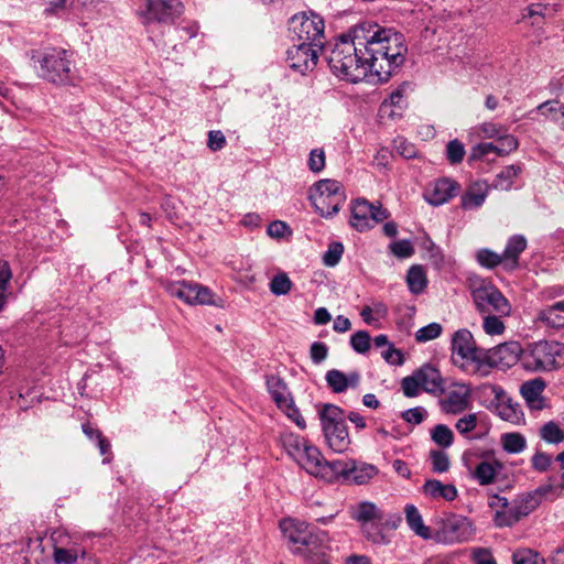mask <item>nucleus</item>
<instances>
[{"label": "nucleus", "mask_w": 564, "mask_h": 564, "mask_svg": "<svg viewBox=\"0 0 564 564\" xmlns=\"http://www.w3.org/2000/svg\"><path fill=\"white\" fill-rule=\"evenodd\" d=\"M408 46L402 33L362 23L341 35L325 58L334 75L350 83L368 76L388 82L403 65Z\"/></svg>", "instance_id": "1"}, {"label": "nucleus", "mask_w": 564, "mask_h": 564, "mask_svg": "<svg viewBox=\"0 0 564 564\" xmlns=\"http://www.w3.org/2000/svg\"><path fill=\"white\" fill-rule=\"evenodd\" d=\"M32 61L37 74L43 79L53 84L65 85L73 78V59L64 48H47L35 51L32 54Z\"/></svg>", "instance_id": "2"}, {"label": "nucleus", "mask_w": 564, "mask_h": 564, "mask_svg": "<svg viewBox=\"0 0 564 564\" xmlns=\"http://www.w3.org/2000/svg\"><path fill=\"white\" fill-rule=\"evenodd\" d=\"M323 434L328 447L338 454L346 453L351 444L344 420V411L334 404H324L318 411Z\"/></svg>", "instance_id": "3"}, {"label": "nucleus", "mask_w": 564, "mask_h": 564, "mask_svg": "<svg viewBox=\"0 0 564 564\" xmlns=\"http://www.w3.org/2000/svg\"><path fill=\"white\" fill-rule=\"evenodd\" d=\"M184 12L181 0H141L137 17L150 31L156 24H173Z\"/></svg>", "instance_id": "4"}, {"label": "nucleus", "mask_w": 564, "mask_h": 564, "mask_svg": "<svg viewBox=\"0 0 564 564\" xmlns=\"http://www.w3.org/2000/svg\"><path fill=\"white\" fill-rule=\"evenodd\" d=\"M288 30L293 43H310L313 46L324 47V19L313 11L300 12L291 17Z\"/></svg>", "instance_id": "5"}, {"label": "nucleus", "mask_w": 564, "mask_h": 564, "mask_svg": "<svg viewBox=\"0 0 564 564\" xmlns=\"http://www.w3.org/2000/svg\"><path fill=\"white\" fill-rule=\"evenodd\" d=\"M345 199L343 185L338 181L328 178L316 182L310 194V200L316 213L326 218L336 215Z\"/></svg>", "instance_id": "6"}, {"label": "nucleus", "mask_w": 564, "mask_h": 564, "mask_svg": "<svg viewBox=\"0 0 564 564\" xmlns=\"http://www.w3.org/2000/svg\"><path fill=\"white\" fill-rule=\"evenodd\" d=\"M470 294L476 310L481 315L496 313L500 316H509L511 313V304L491 282L485 280L474 282Z\"/></svg>", "instance_id": "7"}, {"label": "nucleus", "mask_w": 564, "mask_h": 564, "mask_svg": "<svg viewBox=\"0 0 564 564\" xmlns=\"http://www.w3.org/2000/svg\"><path fill=\"white\" fill-rule=\"evenodd\" d=\"M561 345L556 341L540 340L522 348V366L530 371H549L556 367Z\"/></svg>", "instance_id": "8"}, {"label": "nucleus", "mask_w": 564, "mask_h": 564, "mask_svg": "<svg viewBox=\"0 0 564 564\" xmlns=\"http://www.w3.org/2000/svg\"><path fill=\"white\" fill-rule=\"evenodd\" d=\"M453 364L465 369V361H471L480 368L484 348L476 345L473 334L466 328L456 330L451 341Z\"/></svg>", "instance_id": "9"}, {"label": "nucleus", "mask_w": 564, "mask_h": 564, "mask_svg": "<svg viewBox=\"0 0 564 564\" xmlns=\"http://www.w3.org/2000/svg\"><path fill=\"white\" fill-rule=\"evenodd\" d=\"M382 510L373 502L362 501L351 511V518L361 524L365 536L377 544H386L388 540L380 529L379 521H382Z\"/></svg>", "instance_id": "10"}, {"label": "nucleus", "mask_w": 564, "mask_h": 564, "mask_svg": "<svg viewBox=\"0 0 564 564\" xmlns=\"http://www.w3.org/2000/svg\"><path fill=\"white\" fill-rule=\"evenodd\" d=\"M389 216V212L380 203L372 204L365 198H357L351 206L350 225L358 231H365Z\"/></svg>", "instance_id": "11"}, {"label": "nucleus", "mask_w": 564, "mask_h": 564, "mask_svg": "<svg viewBox=\"0 0 564 564\" xmlns=\"http://www.w3.org/2000/svg\"><path fill=\"white\" fill-rule=\"evenodd\" d=\"M167 291L172 296L189 305H218L210 289L197 283L174 282L169 285Z\"/></svg>", "instance_id": "12"}, {"label": "nucleus", "mask_w": 564, "mask_h": 564, "mask_svg": "<svg viewBox=\"0 0 564 564\" xmlns=\"http://www.w3.org/2000/svg\"><path fill=\"white\" fill-rule=\"evenodd\" d=\"M522 362V347L519 341H507L491 349H484L480 367L510 368Z\"/></svg>", "instance_id": "13"}, {"label": "nucleus", "mask_w": 564, "mask_h": 564, "mask_svg": "<svg viewBox=\"0 0 564 564\" xmlns=\"http://www.w3.org/2000/svg\"><path fill=\"white\" fill-rule=\"evenodd\" d=\"M322 50L323 46H313L310 43H293L286 51V62L293 70L304 75L315 68L318 52Z\"/></svg>", "instance_id": "14"}, {"label": "nucleus", "mask_w": 564, "mask_h": 564, "mask_svg": "<svg viewBox=\"0 0 564 564\" xmlns=\"http://www.w3.org/2000/svg\"><path fill=\"white\" fill-rule=\"evenodd\" d=\"M563 486H554L553 484H546L538 487L533 494H530L525 500L524 506L514 516H510L508 519L501 518L500 513L497 512V523L499 527L511 525L520 519V516L529 514L535 509L543 499L554 500L561 494Z\"/></svg>", "instance_id": "15"}, {"label": "nucleus", "mask_w": 564, "mask_h": 564, "mask_svg": "<svg viewBox=\"0 0 564 564\" xmlns=\"http://www.w3.org/2000/svg\"><path fill=\"white\" fill-rule=\"evenodd\" d=\"M474 529L470 521L460 516H452L442 522L436 535L446 544L462 543L471 539Z\"/></svg>", "instance_id": "16"}, {"label": "nucleus", "mask_w": 564, "mask_h": 564, "mask_svg": "<svg viewBox=\"0 0 564 564\" xmlns=\"http://www.w3.org/2000/svg\"><path fill=\"white\" fill-rule=\"evenodd\" d=\"M453 387L441 401V406L445 413L456 415L469 408L471 389L466 383H454Z\"/></svg>", "instance_id": "17"}, {"label": "nucleus", "mask_w": 564, "mask_h": 564, "mask_svg": "<svg viewBox=\"0 0 564 564\" xmlns=\"http://www.w3.org/2000/svg\"><path fill=\"white\" fill-rule=\"evenodd\" d=\"M459 184L451 178L436 180L424 194L425 200L433 206H441L458 194Z\"/></svg>", "instance_id": "18"}, {"label": "nucleus", "mask_w": 564, "mask_h": 564, "mask_svg": "<svg viewBox=\"0 0 564 564\" xmlns=\"http://www.w3.org/2000/svg\"><path fill=\"white\" fill-rule=\"evenodd\" d=\"M546 383L542 378H534L521 384L520 392L531 410L540 411L546 406L543 392Z\"/></svg>", "instance_id": "19"}, {"label": "nucleus", "mask_w": 564, "mask_h": 564, "mask_svg": "<svg viewBox=\"0 0 564 564\" xmlns=\"http://www.w3.org/2000/svg\"><path fill=\"white\" fill-rule=\"evenodd\" d=\"M361 376L358 371L345 373L337 369H330L325 375L328 388L335 393H343L347 389H356L360 384Z\"/></svg>", "instance_id": "20"}, {"label": "nucleus", "mask_w": 564, "mask_h": 564, "mask_svg": "<svg viewBox=\"0 0 564 564\" xmlns=\"http://www.w3.org/2000/svg\"><path fill=\"white\" fill-rule=\"evenodd\" d=\"M355 468V460H326L324 458L323 466L319 473L318 478L327 482H334L339 477L348 478L350 477L351 470Z\"/></svg>", "instance_id": "21"}, {"label": "nucleus", "mask_w": 564, "mask_h": 564, "mask_svg": "<svg viewBox=\"0 0 564 564\" xmlns=\"http://www.w3.org/2000/svg\"><path fill=\"white\" fill-rule=\"evenodd\" d=\"M489 189L490 185L486 181H476L469 184L460 198L462 208H479L485 203Z\"/></svg>", "instance_id": "22"}, {"label": "nucleus", "mask_w": 564, "mask_h": 564, "mask_svg": "<svg viewBox=\"0 0 564 564\" xmlns=\"http://www.w3.org/2000/svg\"><path fill=\"white\" fill-rule=\"evenodd\" d=\"M527 246L528 241L523 235H513L507 240L502 252L505 270L513 271L519 267L520 256L527 249Z\"/></svg>", "instance_id": "23"}, {"label": "nucleus", "mask_w": 564, "mask_h": 564, "mask_svg": "<svg viewBox=\"0 0 564 564\" xmlns=\"http://www.w3.org/2000/svg\"><path fill=\"white\" fill-rule=\"evenodd\" d=\"M421 388L427 393L440 394L445 391L441 372L433 366L425 365L416 370Z\"/></svg>", "instance_id": "24"}, {"label": "nucleus", "mask_w": 564, "mask_h": 564, "mask_svg": "<svg viewBox=\"0 0 564 564\" xmlns=\"http://www.w3.org/2000/svg\"><path fill=\"white\" fill-rule=\"evenodd\" d=\"M323 462L324 456L322 452L310 443L304 447L302 455L296 460L302 468L316 478L319 476Z\"/></svg>", "instance_id": "25"}, {"label": "nucleus", "mask_w": 564, "mask_h": 564, "mask_svg": "<svg viewBox=\"0 0 564 564\" xmlns=\"http://www.w3.org/2000/svg\"><path fill=\"white\" fill-rule=\"evenodd\" d=\"M325 541V534L314 533L312 530L308 532V536H306L305 542L302 545L293 549L294 553H299L306 558L317 561L321 555H323V543Z\"/></svg>", "instance_id": "26"}, {"label": "nucleus", "mask_w": 564, "mask_h": 564, "mask_svg": "<svg viewBox=\"0 0 564 564\" xmlns=\"http://www.w3.org/2000/svg\"><path fill=\"white\" fill-rule=\"evenodd\" d=\"M423 492L432 499L442 498L446 501H453L457 497V489L454 485H444L437 479L426 480L423 486Z\"/></svg>", "instance_id": "27"}, {"label": "nucleus", "mask_w": 564, "mask_h": 564, "mask_svg": "<svg viewBox=\"0 0 564 564\" xmlns=\"http://www.w3.org/2000/svg\"><path fill=\"white\" fill-rule=\"evenodd\" d=\"M561 313H564V300L558 301L544 310H541L538 313V321L547 327L563 328L564 316L561 315Z\"/></svg>", "instance_id": "28"}, {"label": "nucleus", "mask_w": 564, "mask_h": 564, "mask_svg": "<svg viewBox=\"0 0 564 564\" xmlns=\"http://www.w3.org/2000/svg\"><path fill=\"white\" fill-rule=\"evenodd\" d=\"M267 389L278 408L292 398L286 383L279 376L267 377Z\"/></svg>", "instance_id": "29"}, {"label": "nucleus", "mask_w": 564, "mask_h": 564, "mask_svg": "<svg viewBox=\"0 0 564 564\" xmlns=\"http://www.w3.org/2000/svg\"><path fill=\"white\" fill-rule=\"evenodd\" d=\"M405 520L410 529L419 536L423 539L431 538L430 528L424 525L422 516L414 505H406L405 507Z\"/></svg>", "instance_id": "30"}, {"label": "nucleus", "mask_w": 564, "mask_h": 564, "mask_svg": "<svg viewBox=\"0 0 564 564\" xmlns=\"http://www.w3.org/2000/svg\"><path fill=\"white\" fill-rule=\"evenodd\" d=\"M501 467L499 462H481L476 466L473 477L481 486L490 485L496 480L497 474Z\"/></svg>", "instance_id": "31"}, {"label": "nucleus", "mask_w": 564, "mask_h": 564, "mask_svg": "<svg viewBox=\"0 0 564 564\" xmlns=\"http://www.w3.org/2000/svg\"><path fill=\"white\" fill-rule=\"evenodd\" d=\"M547 10L549 6L542 3H533L524 10L521 21L541 30L545 24Z\"/></svg>", "instance_id": "32"}, {"label": "nucleus", "mask_w": 564, "mask_h": 564, "mask_svg": "<svg viewBox=\"0 0 564 564\" xmlns=\"http://www.w3.org/2000/svg\"><path fill=\"white\" fill-rule=\"evenodd\" d=\"M521 173L520 165H509L501 170L495 177L490 187L499 191L511 189L516 177Z\"/></svg>", "instance_id": "33"}, {"label": "nucleus", "mask_w": 564, "mask_h": 564, "mask_svg": "<svg viewBox=\"0 0 564 564\" xmlns=\"http://www.w3.org/2000/svg\"><path fill=\"white\" fill-rule=\"evenodd\" d=\"M535 111L564 128V104L560 105L558 100H546L540 104Z\"/></svg>", "instance_id": "34"}, {"label": "nucleus", "mask_w": 564, "mask_h": 564, "mask_svg": "<svg viewBox=\"0 0 564 564\" xmlns=\"http://www.w3.org/2000/svg\"><path fill=\"white\" fill-rule=\"evenodd\" d=\"M406 283L411 293H422L427 285L424 268L420 264L412 265L406 274Z\"/></svg>", "instance_id": "35"}, {"label": "nucleus", "mask_w": 564, "mask_h": 564, "mask_svg": "<svg viewBox=\"0 0 564 564\" xmlns=\"http://www.w3.org/2000/svg\"><path fill=\"white\" fill-rule=\"evenodd\" d=\"M198 25L194 21H183L182 24L174 28L170 34L169 42L176 47L175 41L186 42L197 35Z\"/></svg>", "instance_id": "36"}, {"label": "nucleus", "mask_w": 564, "mask_h": 564, "mask_svg": "<svg viewBox=\"0 0 564 564\" xmlns=\"http://www.w3.org/2000/svg\"><path fill=\"white\" fill-rule=\"evenodd\" d=\"M282 445L286 453L296 462L302 455L304 447L307 446L308 442L294 433H284L281 436Z\"/></svg>", "instance_id": "37"}, {"label": "nucleus", "mask_w": 564, "mask_h": 564, "mask_svg": "<svg viewBox=\"0 0 564 564\" xmlns=\"http://www.w3.org/2000/svg\"><path fill=\"white\" fill-rule=\"evenodd\" d=\"M282 529L285 538L292 544V550L296 549L305 542L306 536H308L310 529L308 527H304L303 524L294 525L292 522H283Z\"/></svg>", "instance_id": "38"}, {"label": "nucleus", "mask_w": 564, "mask_h": 564, "mask_svg": "<svg viewBox=\"0 0 564 564\" xmlns=\"http://www.w3.org/2000/svg\"><path fill=\"white\" fill-rule=\"evenodd\" d=\"M476 261L482 268L492 270L499 265L505 268V260L502 258V253H497L491 249L481 248L476 251L475 254Z\"/></svg>", "instance_id": "39"}, {"label": "nucleus", "mask_w": 564, "mask_h": 564, "mask_svg": "<svg viewBox=\"0 0 564 564\" xmlns=\"http://www.w3.org/2000/svg\"><path fill=\"white\" fill-rule=\"evenodd\" d=\"M540 437L549 444H560L564 441V430L554 421H549L540 427Z\"/></svg>", "instance_id": "40"}, {"label": "nucleus", "mask_w": 564, "mask_h": 564, "mask_svg": "<svg viewBox=\"0 0 564 564\" xmlns=\"http://www.w3.org/2000/svg\"><path fill=\"white\" fill-rule=\"evenodd\" d=\"M503 449L509 454H519L525 449V437L520 433H505L501 436Z\"/></svg>", "instance_id": "41"}, {"label": "nucleus", "mask_w": 564, "mask_h": 564, "mask_svg": "<svg viewBox=\"0 0 564 564\" xmlns=\"http://www.w3.org/2000/svg\"><path fill=\"white\" fill-rule=\"evenodd\" d=\"M431 438L438 446L447 448L452 446L454 442V433L447 425L437 424L431 431Z\"/></svg>", "instance_id": "42"}, {"label": "nucleus", "mask_w": 564, "mask_h": 564, "mask_svg": "<svg viewBox=\"0 0 564 564\" xmlns=\"http://www.w3.org/2000/svg\"><path fill=\"white\" fill-rule=\"evenodd\" d=\"M378 473V469L376 466L370 464H361L357 465L355 462V468L350 473V477L354 479V481L358 485H362L368 482L372 477H375Z\"/></svg>", "instance_id": "43"}, {"label": "nucleus", "mask_w": 564, "mask_h": 564, "mask_svg": "<svg viewBox=\"0 0 564 564\" xmlns=\"http://www.w3.org/2000/svg\"><path fill=\"white\" fill-rule=\"evenodd\" d=\"M344 253V245L339 241H333L328 245L326 252L323 256V263L326 267H335L339 263Z\"/></svg>", "instance_id": "44"}, {"label": "nucleus", "mask_w": 564, "mask_h": 564, "mask_svg": "<svg viewBox=\"0 0 564 564\" xmlns=\"http://www.w3.org/2000/svg\"><path fill=\"white\" fill-rule=\"evenodd\" d=\"M430 459L434 473L443 474L449 469L451 462L448 455L441 449H432L430 452Z\"/></svg>", "instance_id": "45"}, {"label": "nucleus", "mask_w": 564, "mask_h": 564, "mask_svg": "<svg viewBox=\"0 0 564 564\" xmlns=\"http://www.w3.org/2000/svg\"><path fill=\"white\" fill-rule=\"evenodd\" d=\"M513 564H544V558L530 549H521L512 555Z\"/></svg>", "instance_id": "46"}, {"label": "nucleus", "mask_w": 564, "mask_h": 564, "mask_svg": "<svg viewBox=\"0 0 564 564\" xmlns=\"http://www.w3.org/2000/svg\"><path fill=\"white\" fill-rule=\"evenodd\" d=\"M443 327L438 323H431L426 326L421 327L415 333V340L419 343H426L441 336Z\"/></svg>", "instance_id": "47"}, {"label": "nucleus", "mask_w": 564, "mask_h": 564, "mask_svg": "<svg viewBox=\"0 0 564 564\" xmlns=\"http://www.w3.org/2000/svg\"><path fill=\"white\" fill-rule=\"evenodd\" d=\"M281 411H283L285 413V415L292 421L295 423V425L301 429V430H305L306 429V422L304 420V417L302 416V414L300 413V410L297 409V406L295 405L294 403V400L293 398H291L290 400H288L284 404H282L280 408H279Z\"/></svg>", "instance_id": "48"}, {"label": "nucleus", "mask_w": 564, "mask_h": 564, "mask_svg": "<svg viewBox=\"0 0 564 564\" xmlns=\"http://www.w3.org/2000/svg\"><path fill=\"white\" fill-rule=\"evenodd\" d=\"M499 314H485L482 328L488 335H501L505 332V324Z\"/></svg>", "instance_id": "49"}, {"label": "nucleus", "mask_w": 564, "mask_h": 564, "mask_svg": "<svg viewBox=\"0 0 564 564\" xmlns=\"http://www.w3.org/2000/svg\"><path fill=\"white\" fill-rule=\"evenodd\" d=\"M79 551L75 547H54V561L56 564H75L78 560Z\"/></svg>", "instance_id": "50"}, {"label": "nucleus", "mask_w": 564, "mask_h": 564, "mask_svg": "<svg viewBox=\"0 0 564 564\" xmlns=\"http://www.w3.org/2000/svg\"><path fill=\"white\" fill-rule=\"evenodd\" d=\"M292 281L286 273L276 274L270 282V291L274 295H285L291 291Z\"/></svg>", "instance_id": "51"}, {"label": "nucleus", "mask_w": 564, "mask_h": 564, "mask_svg": "<svg viewBox=\"0 0 564 564\" xmlns=\"http://www.w3.org/2000/svg\"><path fill=\"white\" fill-rule=\"evenodd\" d=\"M465 153V147L458 139L451 140L446 144V159L453 165L460 163Z\"/></svg>", "instance_id": "52"}, {"label": "nucleus", "mask_w": 564, "mask_h": 564, "mask_svg": "<svg viewBox=\"0 0 564 564\" xmlns=\"http://www.w3.org/2000/svg\"><path fill=\"white\" fill-rule=\"evenodd\" d=\"M11 276L12 274L8 262L0 260V311L3 308L6 303V294Z\"/></svg>", "instance_id": "53"}, {"label": "nucleus", "mask_w": 564, "mask_h": 564, "mask_svg": "<svg viewBox=\"0 0 564 564\" xmlns=\"http://www.w3.org/2000/svg\"><path fill=\"white\" fill-rule=\"evenodd\" d=\"M401 389L403 394L408 398H414L419 395L420 389L422 388L416 371H414L412 376H408L402 379Z\"/></svg>", "instance_id": "54"}, {"label": "nucleus", "mask_w": 564, "mask_h": 564, "mask_svg": "<svg viewBox=\"0 0 564 564\" xmlns=\"http://www.w3.org/2000/svg\"><path fill=\"white\" fill-rule=\"evenodd\" d=\"M370 334L366 330H359L350 337V345L359 354H365L370 349Z\"/></svg>", "instance_id": "55"}, {"label": "nucleus", "mask_w": 564, "mask_h": 564, "mask_svg": "<svg viewBox=\"0 0 564 564\" xmlns=\"http://www.w3.org/2000/svg\"><path fill=\"white\" fill-rule=\"evenodd\" d=\"M498 142L499 144L496 145L498 155H507L519 147L518 139L513 135L506 134V132L498 138Z\"/></svg>", "instance_id": "56"}, {"label": "nucleus", "mask_w": 564, "mask_h": 564, "mask_svg": "<svg viewBox=\"0 0 564 564\" xmlns=\"http://www.w3.org/2000/svg\"><path fill=\"white\" fill-rule=\"evenodd\" d=\"M478 416L476 413H470L458 419L455 427L462 435H467L477 427Z\"/></svg>", "instance_id": "57"}, {"label": "nucleus", "mask_w": 564, "mask_h": 564, "mask_svg": "<svg viewBox=\"0 0 564 564\" xmlns=\"http://www.w3.org/2000/svg\"><path fill=\"white\" fill-rule=\"evenodd\" d=\"M308 167L314 173H319L325 167V152L323 149H313L308 158Z\"/></svg>", "instance_id": "58"}, {"label": "nucleus", "mask_w": 564, "mask_h": 564, "mask_svg": "<svg viewBox=\"0 0 564 564\" xmlns=\"http://www.w3.org/2000/svg\"><path fill=\"white\" fill-rule=\"evenodd\" d=\"M390 249L398 258H409L414 253L413 245L410 240L403 239L391 243Z\"/></svg>", "instance_id": "59"}, {"label": "nucleus", "mask_w": 564, "mask_h": 564, "mask_svg": "<svg viewBox=\"0 0 564 564\" xmlns=\"http://www.w3.org/2000/svg\"><path fill=\"white\" fill-rule=\"evenodd\" d=\"M311 359L315 365L323 362L328 356V347L323 341H315L310 349Z\"/></svg>", "instance_id": "60"}, {"label": "nucleus", "mask_w": 564, "mask_h": 564, "mask_svg": "<svg viewBox=\"0 0 564 564\" xmlns=\"http://www.w3.org/2000/svg\"><path fill=\"white\" fill-rule=\"evenodd\" d=\"M551 455L544 452H536L531 459L532 468L540 473L546 471L551 466Z\"/></svg>", "instance_id": "61"}, {"label": "nucleus", "mask_w": 564, "mask_h": 564, "mask_svg": "<svg viewBox=\"0 0 564 564\" xmlns=\"http://www.w3.org/2000/svg\"><path fill=\"white\" fill-rule=\"evenodd\" d=\"M490 153H497V147L494 143H479L471 149L470 160H481Z\"/></svg>", "instance_id": "62"}, {"label": "nucleus", "mask_w": 564, "mask_h": 564, "mask_svg": "<svg viewBox=\"0 0 564 564\" xmlns=\"http://www.w3.org/2000/svg\"><path fill=\"white\" fill-rule=\"evenodd\" d=\"M267 234L272 238H283L291 234L290 227L282 220H274L268 225Z\"/></svg>", "instance_id": "63"}, {"label": "nucleus", "mask_w": 564, "mask_h": 564, "mask_svg": "<svg viewBox=\"0 0 564 564\" xmlns=\"http://www.w3.org/2000/svg\"><path fill=\"white\" fill-rule=\"evenodd\" d=\"M473 560L475 564H497L491 551L485 547L474 549Z\"/></svg>", "instance_id": "64"}]
</instances>
